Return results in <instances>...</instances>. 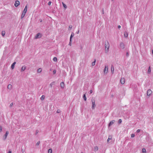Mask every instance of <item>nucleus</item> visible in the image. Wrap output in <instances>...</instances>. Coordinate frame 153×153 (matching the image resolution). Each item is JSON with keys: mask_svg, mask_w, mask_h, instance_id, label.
Listing matches in <instances>:
<instances>
[{"mask_svg": "<svg viewBox=\"0 0 153 153\" xmlns=\"http://www.w3.org/2000/svg\"><path fill=\"white\" fill-rule=\"evenodd\" d=\"M110 45L108 41H106L105 42V53H107L109 50Z\"/></svg>", "mask_w": 153, "mask_h": 153, "instance_id": "nucleus-1", "label": "nucleus"}, {"mask_svg": "<svg viewBox=\"0 0 153 153\" xmlns=\"http://www.w3.org/2000/svg\"><path fill=\"white\" fill-rule=\"evenodd\" d=\"M27 6H26L25 7V8L24 10L22 12V13L21 15V19L23 18L25 16V14L27 12Z\"/></svg>", "mask_w": 153, "mask_h": 153, "instance_id": "nucleus-2", "label": "nucleus"}, {"mask_svg": "<svg viewBox=\"0 0 153 153\" xmlns=\"http://www.w3.org/2000/svg\"><path fill=\"white\" fill-rule=\"evenodd\" d=\"M108 71V68L107 66L105 65V68L103 70V72L105 74H107Z\"/></svg>", "mask_w": 153, "mask_h": 153, "instance_id": "nucleus-3", "label": "nucleus"}, {"mask_svg": "<svg viewBox=\"0 0 153 153\" xmlns=\"http://www.w3.org/2000/svg\"><path fill=\"white\" fill-rule=\"evenodd\" d=\"M9 133V132L8 131H7L6 132V133L4 135L3 137V140H6L7 138V137L8 136V134Z\"/></svg>", "mask_w": 153, "mask_h": 153, "instance_id": "nucleus-4", "label": "nucleus"}, {"mask_svg": "<svg viewBox=\"0 0 153 153\" xmlns=\"http://www.w3.org/2000/svg\"><path fill=\"white\" fill-rule=\"evenodd\" d=\"M92 107V108L93 109H94L96 106L95 104V100L94 99H92L91 100Z\"/></svg>", "mask_w": 153, "mask_h": 153, "instance_id": "nucleus-5", "label": "nucleus"}, {"mask_svg": "<svg viewBox=\"0 0 153 153\" xmlns=\"http://www.w3.org/2000/svg\"><path fill=\"white\" fill-rule=\"evenodd\" d=\"M152 93V91L151 89H149L147 90V94L148 96H150Z\"/></svg>", "mask_w": 153, "mask_h": 153, "instance_id": "nucleus-6", "label": "nucleus"}, {"mask_svg": "<svg viewBox=\"0 0 153 153\" xmlns=\"http://www.w3.org/2000/svg\"><path fill=\"white\" fill-rule=\"evenodd\" d=\"M41 37V34L40 33H37L35 37V39H38V38H40Z\"/></svg>", "mask_w": 153, "mask_h": 153, "instance_id": "nucleus-7", "label": "nucleus"}, {"mask_svg": "<svg viewBox=\"0 0 153 153\" xmlns=\"http://www.w3.org/2000/svg\"><path fill=\"white\" fill-rule=\"evenodd\" d=\"M115 122V120H112L109 123V124L108 125V127H110L111 125H112Z\"/></svg>", "mask_w": 153, "mask_h": 153, "instance_id": "nucleus-8", "label": "nucleus"}, {"mask_svg": "<svg viewBox=\"0 0 153 153\" xmlns=\"http://www.w3.org/2000/svg\"><path fill=\"white\" fill-rule=\"evenodd\" d=\"M19 1H16L14 4V5L16 7H17L19 5Z\"/></svg>", "mask_w": 153, "mask_h": 153, "instance_id": "nucleus-9", "label": "nucleus"}, {"mask_svg": "<svg viewBox=\"0 0 153 153\" xmlns=\"http://www.w3.org/2000/svg\"><path fill=\"white\" fill-rule=\"evenodd\" d=\"M120 48L123 49L125 48V45L124 43H121L120 45Z\"/></svg>", "mask_w": 153, "mask_h": 153, "instance_id": "nucleus-10", "label": "nucleus"}, {"mask_svg": "<svg viewBox=\"0 0 153 153\" xmlns=\"http://www.w3.org/2000/svg\"><path fill=\"white\" fill-rule=\"evenodd\" d=\"M120 82L122 84H124L125 82V79L124 78H122L120 79Z\"/></svg>", "mask_w": 153, "mask_h": 153, "instance_id": "nucleus-11", "label": "nucleus"}, {"mask_svg": "<svg viewBox=\"0 0 153 153\" xmlns=\"http://www.w3.org/2000/svg\"><path fill=\"white\" fill-rule=\"evenodd\" d=\"M60 86L61 88L63 89L64 88L65 84L63 82H62L60 83Z\"/></svg>", "mask_w": 153, "mask_h": 153, "instance_id": "nucleus-12", "label": "nucleus"}, {"mask_svg": "<svg viewBox=\"0 0 153 153\" xmlns=\"http://www.w3.org/2000/svg\"><path fill=\"white\" fill-rule=\"evenodd\" d=\"M111 71L112 74H113L114 71V68L113 65H112L111 67Z\"/></svg>", "mask_w": 153, "mask_h": 153, "instance_id": "nucleus-13", "label": "nucleus"}, {"mask_svg": "<svg viewBox=\"0 0 153 153\" xmlns=\"http://www.w3.org/2000/svg\"><path fill=\"white\" fill-rule=\"evenodd\" d=\"M26 69V67L24 65L23 66L21 69V71H24Z\"/></svg>", "mask_w": 153, "mask_h": 153, "instance_id": "nucleus-14", "label": "nucleus"}, {"mask_svg": "<svg viewBox=\"0 0 153 153\" xmlns=\"http://www.w3.org/2000/svg\"><path fill=\"white\" fill-rule=\"evenodd\" d=\"M55 84V82H51L50 85H49V87H50L51 88H52V86L53 85H54Z\"/></svg>", "mask_w": 153, "mask_h": 153, "instance_id": "nucleus-15", "label": "nucleus"}, {"mask_svg": "<svg viewBox=\"0 0 153 153\" xmlns=\"http://www.w3.org/2000/svg\"><path fill=\"white\" fill-rule=\"evenodd\" d=\"M16 64V62H14L11 65V68L12 69H13L15 67V65Z\"/></svg>", "mask_w": 153, "mask_h": 153, "instance_id": "nucleus-16", "label": "nucleus"}, {"mask_svg": "<svg viewBox=\"0 0 153 153\" xmlns=\"http://www.w3.org/2000/svg\"><path fill=\"white\" fill-rule=\"evenodd\" d=\"M12 86L11 84H9L7 86V88L10 90H11L12 88Z\"/></svg>", "mask_w": 153, "mask_h": 153, "instance_id": "nucleus-17", "label": "nucleus"}, {"mask_svg": "<svg viewBox=\"0 0 153 153\" xmlns=\"http://www.w3.org/2000/svg\"><path fill=\"white\" fill-rule=\"evenodd\" d=\"M99 148L97 146H95L94 147V151L97 152Z\"/></svg>", "mask_w": 153, "mask_h": 153, "instance_id": "nucleus-18", "label": "nucleus"}, {"mask_svg": "<svg viewBox=\"0 0 153 153\" xmlns=\"http://www.w3.org/2000/svg\"><path fill=\"white\" fill-rule=\"evenodd\" d=\"M124 36L125 37H127L128 36V33L127 32H125L124 33Z\"/></svg>", "mask_w": 153, "mask_h": 153, "instance_id": "nucleus-19", "label": "nucleus"}, {"mask_svg": "<svg viewBox=\"0 0 153 153\" xmlns=\"http://www.w3.org/2000/svg\"><path fill=\"white\" fill-rule=\"evenodd\" d=\"M74 36V33L72 32L71 33L70 39H72V38Z\"/></svg>", "mask_w": 153, "mask_h": 153, "instance_id": "nucleus-20", "label": "nucleus"}, {"mask_svg": "<svg viewBox=\"0 0 153 153\" xmlns=\"http://www.w3.org/2000/svg\"><path fill=\"white\" fill-rule=\"evenodd\" d=\"M45 98V96L44 95H42L40 98V99L42 100H43Z\"/></svg>", "mask_w": 153, "mask_h": 153, "instance_id": "nucleus-21", "label": "nucleus"}, {"mask_svg": "<svg viewBox=\"0 0 153 153\" xmlns=\"http://www.w3.org/2000/svg\"><path fill=\"white\" fill-rule=\"evenodd\" d=\"M42 71V69L41 68H39L37 70V72L38 73H40Z\"/></svg>", "mask_w": 153, "mask_h": 153, "instance_id": "nucleus-22", "label": "nucleus"}, {"mask_svg": "<svg viewBox=\"0 0 153 153\" xmlns=\"http://www.w3.org/2000/svg\"><path fill=\"white\" fill-rule=\"evenodd\" d=\"M62 5H63V7L65 8V9H66L67 8V6H66V5L63 2H62Z\"/></svg>", "mask_w": 153, "mask_h": 153, "instance_id": "nucleus-23", "label": "nucleus"}, {"mask_svg": "<svg viewBox=\"0 0 153 153\" xmlns=\"http://www.w3.org/2000/svg\"><path fill=\"white\" fill-rule=\"evenodd\" d=\"M151 70L150 67V66H149V67L148 71V73L149 74H150L151 72Z\"/></svg>", "mask_w": 153, "mask_h": 153, "instance_id": "nucleus-24", "label": "nucleus"}, {"mask_svg": "<svg viewBox=\"0 0 153 153\" xmlns=\"http://www.w3.org/2000/svg\"><path fill=\"white\" fill-rule=\"evenodd\" d=\"M111 137L109 136L108 137V139L107 140V142L108 143L109 141L111 140Z\"/></svg>", "mask_w": 153, "mask_h": 153, "instance_id": "nucleus-25", "label": "nucleus"}, {"mask_svg": "<svg viewBox=\"0 0 153 153\" xmlns=\"http://www.w3.org/2000/svg\"><path fill=\"white\" fill-rule=\"evenodd\" d=\"M5 33V32L4 31H2L1 34L3 36H4Z\"/></svg>", "mask_w": 153, "mask_h": 153, "instance_id": "nucleus-26", "label": "nucleus"}, {"mask_svg": "<svg viewBox=\"0 0 153 153\" xmlns=\"http://www.w3.org/2000/svg\"><path fill=\"white\" fill-rule=\"evenodd\" d=\"M25 149L24 148H22V147L21 148V152L22 153H24L25 152Z\"/></svg>", "mask_w": 153, "mask_h": 153, "instance_id": "nucleus-27", "label": "nucleus"}, {"mask_svg": "<svg viewBox=\"0 0 153 153\" xmlns=\"http://www.w3.org/2000/svg\"><path fill=\"white\" fill-rule=\"evenodd\" d=\"M142 152L143 153H146V149L145 148H143L142 149Z\"/></svg>", "mask_w": 153, "mask_h": 153, "instance_id": "nucleus-28", "label": "nucleus"}, {"mask_svg": "<svg viewBox=\"0 0 153 153\" xmlns=\"http://www.w3.org/2000/svg\"><path fill=\"white\" fill-rule=\"evenodd\" d=\"M53 60L54 62H56L57 61V58L56 57H55L53 58Z\"/></svg>", "mask_w": 153, "mask_h": 153, "instance_id": "nucleus-29", "label": "nucleus"}, {"mask_svg": "<svg viewBox=\"0 0 153 153\" xmlns=\"http://www.w3.org/2000/svg\"><path fill=\"white\" fill-rule=\"evenodd\" d=\"M48 153H52V150L51 149H49L48 151Z\"/></svg>", "mask_w": 153, "mask_h": 153, "instance_id": "nucleus-30", "label": "nucleus"}, {"mask_svg": "<svg viewBox=\"0 0 153 153\" xmlns=\"http://www.w3.org/2000/svg\"><path fill=\"white\" fill-rule=\"evenodd\" d=\"M83 98L84 100L85 101H86L87 100V98H86V96H85V94H84V95H83Z\"/></svg>", "mask_w": 153, "mask_h": 153, "instance_id": "nucleus-31", "label": "nucleus"}, {"mask_svg": "<svg viewBox=\"0 0 153 153\" xmlns=\"http://www.w3.org/2000/svg\"><path fill=\"white\" fill-rule=\"evenodd\" d=\"M71 42H72V39H70V42H69V45L70 46H71L72 45Z\"/></svg>", "mask_w": 153, "mask_h": 153, "instance_id": "nucleus-32", "label": "nucleus"}, {"mask_svg": "<svg viewBox=\"0 0 153 153\" xmlns=\"http://www.w3.org/2000/svg\"><path fill=\"white\" fill-rule=\"evenodd\" d=\"M72 27V26L71 25H70L69 26L68 30H71Z\"/></svg>", "mask_w": 153, "mask_h": 153, "instance_id": "nucleus-33", "label": "nucleus"}, {"mask_svg": "<svg viewBox=\"0 0 153 153\" xmlns=\"http://www.w3.org/2000/svg\"><path fill=\"white\" fill-rule=\"evenodd\" d=\"M96 61V60H95L93 62H92V66H94L95 65Z\"/></svg>", "mask_w": 153, "mask_h": 153, "instance_id": "nucleus-34", "label": "nucleus"}, {"mask_svg": "<svg viewBox=\"0 0 153 153\" xmlns=\"http://www.w3.org/2000/svg\"><path fill=\"white\" fill-rule=\"evenodd\" d=\"M122 122V120L121 119H119V120H118V123L119 124H120Z\"/></svg>", "mask_w": 153, "mask_h": 153, "instance_id": "nucleus-35", "label": "nucleus"}, {"mask_svg": "<svg viewBox=\"0 0 153 153\" xmlns=\"http://www.w3.org/2000/svg\"><path fill=\"white\" fill-rule=\"evenodd\" d=\"M2 128L1 126H0V132H2Z\"/></svg>", "mask_w": 153, "mask_h": 153, "instance_id": "nucleus-36", "label": "nucleus"}, {"mask_svg": "<svg viewBox=\"0 0 153 153\" xmlns=\"http://www.w3.org/2000/svg\"><path fill=\"white\" fill-rule=\"evenodd\" d=\"M134 136H135V135L134 134H131V137H134Z\"/></svg>", "mask_w": 153, "mask_h": 153, "instance_id": "nucleus-37", "label": "nucleus"}, {"mask_svg": "<svg viewBox=\"0 0 153 153\" xmlns=\"http://www.w3.org/2000/svg\"><path fill=\"white\" fill-rule=\"evenodd\" d=\"M40 143V141L37 142L36 143V145H37V146L39 145V144Z\"/></svg>", "mask_w": 153, "mask_h": 153, "instance_id": "nucleus-38", "label": "nucleus"}, {"mask_svg": "<svg viewBox=\"0 0 153 153\" xmlns=\"http://www.w3.org/2000/svg\"><path fill=\"white\" fill-rule=\"evenodd\" d=\"M60 111L59 109H58L56 111V112L57 113H60Z\"/></svg>", "mask_w": 153, "mask_h": 153, "instance_id": "nucleus-39", "label": "nucleus"}, {"mask_svg": "<svg viewBox=\"0 0 153 153\" xmlns=\"http://www.w3.org/2000/svg\"><path fill=\"white\" fill-rule=\"evenodd\" d=\"M102 14H104V11L103 9L102 10Z\"/></svg>", "mask_w": 153, "mask_h": 153, "instance_id": "nucleus-40", "label": "nucleus"}, {"mask_svg": "<svg viewBox=\"0 0 153 153\" xmlns=\"http://www.w3.org/2000/svg\"><path fill=\"white\" fill-rule=\"evenodd\" d=\"M126 56L127 57H128V56H129V54H128V52H127L126 53Z\"/></svg>", "mask_w": 153, "mask_h": 153, "instance_id": "nucleus-41", "label": "nucleus"}, {"mask_svg": "<svg viewBox=\"0 0 153 153\" xmlns=\"http://www.w3.org/2000/svg\"><path fill=\"white\" fill-rule=\"evenodd\" d=\"M140 130L139 129H138L137 130V133H138V132H140Z\"/></svg>", "mask_w": 153, "mask_h": 153, "instance_id": "nucleus-42", "label": "nucleus"}, {"mask_svg": "<svg viewBox=\"0 0 153 153\" xmlns=\"http://www.w3.org/2000/svg\"><path fill=\"white\" fill-rule=\"evenodd\" d=\"M53 74H55L56 73V71L55 70H54L53 71Z\"/></svg>", "mask_w": 153, "mask_h": 153, "instance_id": "nucleus-43", "label": "nucleus"}, {"mask_svg": "<svg viewBox=\"0 0 153 153\" xmlns=\"http://www.w3.org/2000/svg\"><path fill=\"white\" fill-rule=\"evenodd\" d=\"M13 105V103H11L10 105V107H12V105Z\"/></svg>", "mask_w": 153, "mask_h": 153, "instance_id": "nucleus-44", "label": "nucleus"}, {"mask_svg": "<svg viewBox=\"0 0 153 153\" xmlns=\"http://www.w3.org/2000/svg\"><path fill=\"white\" fill-rule=\"evenodd\" d=\"M92 93V90H90V94H91Z\"/></svg>", "mask_w": 153, "mask_h": 153, "instance_id": "nucleus-45", "label": "nucleus"}, {"mask_svg": "<svg viewBox=\"0 0 153 153\" xmlns=\"http://www.w3.org/2000/svg\"><path fill=\"white\" fill-rule=\"evenodd\" d=\"M51 4V1H49V2H48V4L49 5H50Z\"/></svg>", "mask_w": 153, "mask_h": 153, "instance_id": "nucleus-46", "label": "nucleus"}, {"mask_svg": "<svg viewBox=\"0 0 153 153\" xmlns=\"http://www.w3.org/2000/svg\"><path fill=\"white\" fill-rule=\"evenodd\" d=\"M8 153H12V151L11 150H9Z\"/></svg>", "mask_w": 153, "mask_h": 153, "instance_id": "nucleus-47", "label": "nucleus"}, {"mask_svg": "<svg viewBox=\"0 0 153 153\" xmlns=\"http://www.w3.org/2000/svg\"><path fill=\"white\" fill-rule=\"evenodd\" d=\"M118 28L119 29L120 28H121V26L120 25H118Z\"/></svg>", "mask_w": 153, "mask_h": 153, "instance_id": "nucleus-48", "label": "nucleus"}, {"mask_svg": "<svg viewBox=\"0 0 153 153\" xmlns=\"http://www.w3.org/2000/svg\"><path fill=\"white\" fill-rule=\"evenodd\" d=\"M40 22H42V19H40Z\"/></svg>", "mask_w": 153, "mask_h": 153, "instance_id": "nucleus-49", "label": "nucleus"}, {"mask_svg": "<svg viewBox=\"0 0 153 153\" xmlns=\"http://www.w3.org/2000/svg\"><path fill=\"white\" fill-rule=\"evenodd\" d=\"M79 33V31H78L77 32H76V33H77V34H78V33Z\"/></svg>", "mask_w": 153, "mask_h": 153, "instance_id": "nucleus-50", "label": "nucleus"}, {"mask_svg": "<svg viewBox=\"0 0 153 153\" xmlns=\"http://www.w3.org/2000/svg\"><path fill=\"white\" fill-rule=\"evenodd\" d=\"M152 53L153 55V50H152Z\"/></svg>", "mask_w": 153, "mask_h": 153, "instance_id": "nucleus-51", "label": "nucleus"}, {"mask_svg": "<svg viewBox=\"0 0 153 153\" xmlns=\"http://www.w3.org/2000/svg\"><path fill=\"white\" fill-rule=\"evenodd\" d=\"M81 153H83V152H81Z\"/></svg>", "mask_w": 153, "mask_h": 153, "instance_id": "nucleus-52", "label": "nucleus"}, {"mask_svg": "<svg viewBox=\"0 0 153 153\" xmlns=\"http://www.w3.org/2000/svg\"><path fill=\"white\" fill-rule=\"evenodd\" d=\"M112 1H113L114 0H111Z\"/></svg>", "mask_w": 153, "mask_h": 153, "instance_id": "nucleus-53", "label": "nucleus"}]
</instances>
